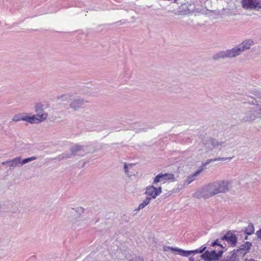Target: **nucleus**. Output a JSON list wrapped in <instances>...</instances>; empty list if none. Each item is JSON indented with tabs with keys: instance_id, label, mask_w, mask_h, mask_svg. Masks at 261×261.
<instances>
[{
	"instance_id": "40",
	"label": "nucleus",
	"mask_w": 261,
	"mask_h": 261,
	"mask_svg": "<svg viewBox=\"0 0 261 261\" xmlns=\"http://www.w3.org/2000/svg\"><path fill=\"white\" fill-rule=\"evenodd\" d=\"M189 261H195V258L193 256H191L189 258Z\"/></svg>"
},
{
	"instance_id": "33",
	"label": "nucleus",
	"mask_w": 261,
	"mask_h": 261,
	"mask_svg": "<svg viewBox=\"0 0 261 261\" xmlns=\"http://www.w3.org/2000/svg\"><path fill=\"white\" fill-rule=\"evenodd\" d=\"M208 0H193L194 3H196L198 6H201L202 4L205 3Z\"/></svg>"
},
{
	"instance_id": "12",
	"label": "nucleus",
	"mask_w": 261,
	"mask_h": 261,
	"mask_svg": "<svg viewBox=\"0 0 261 261\" xmlns=\"http://www.w3.org/2000/svg\"><path fill=\"white\" fill-rule=\"evenodd\" d=\"M36 116L35 115L28 116L27 113H18L15 115L12 118L14 121L18 122L20 120L25 121L31 124L35 123Z\"/></svg>"
},
{
	"instance_id": "17",
	"label": "nucleus",
	"mask_w": 261,
	"mask_h": 261,
	"mask_svg": "<svg viewBox=\"0 0 261 261\" xmlns=\"http://www.w3.org/2000/svg\"><path fill=\"white\" fill-rule=\"evenodd\" d=\"M195 197L197 198L206 199L212 197L211 193L210 192L207 186H205L201 189L199 190L195 194Z\"/></svg>"
},
{
	"instance_id": "31",
	"label": "nucleus",
	"mask_w": 261,
	"mask_h": 261,
	"mask_svg": "<svg viewBox=\"0 0 261 261\" xmlns=\"http://www.w3.org/2000/svg\"><path fill=\"white\" fill-rule=\"evenodd\" d=\"M129 261H144L143 257L140 256L133 257Z\"/></svg>"
},
{
	"instance_id": "23",
	"label": "nucleus",
	"mask_w": 261,
	"mask_h": 261,
	"mask_svg": "<svg viewBox=\"0 0 261 261\" xmlns=\"http://www.w3.org/2000/svg\"><path fill=\"white\" fill-rule=\"evenodd\" d=\"M20 160L21 156H17L11 160H10V164H9V166L14 167L16 166H21Z\"/></svg>"
},
{
	"instance_id": "7",
	"label": "nucleus",
	"mask_w": 261,
	"mask_h": 261,
	"mask_svg": "<svg viewBox=\"0 0 261 261\" xmlns=\"http://www.w3.org/2000/svg\"><path fill=\"white\" fill-rule=\"evenodd\" d=\"M220 240L227 242L228 244L232 247L236 246L238 242L237 236L230 230L227 231L224 236L221 237Z\"/></svg>"
},
{
	"instance_id": "24",
	"label": "nucleus",
	"mask_w": 261,
	"mask_h": 261,
	"mask_svg": "<svg viewBox=\"0 0 261 261\" xmlns=\"http://www.w3.org/2000/svg\"><path fill=\"white\" fill-rule=\"evenodd\" d=\"M254 232V225L252 223H250L244 230V233L246 235L250 236L253 234Z\"/></svg>"
},
{
	"instance_id": "2",
	"label": "nucleus",
	"mask_w": 261,
	"mask_h": 261,
	"mask_svg": "<svg viewBox=\"0 0 261 261\" xmlns=\"http://www.w3.org/2000/svg\"><path fill=\"white\" fill-rule=\"evenodd\" d=\"M186 3L181 4L178 10V14H185L187 13H193L198 11L199 8H197L198 6L196 3L193 2V0H185Z\"/></svg>"
},
{
	"instance_id": "43",
	"label": "nucleus",
	"mask_w": 261,
	"mask_h": 261,
	"mask_svg": "<svg viewBox=\"0 0 261 261\" xmlns=\"http://www.w3.org/2000/svg\"><path fill=\"white\" fill-rule=\"evenodd\" d=\"M144 130H145V128H139V132H142V131H144Z\"/></svg>"
},
{
	"instance_id": "6",
	"label": "nucleus",
	"mask_w": 261,
	"mask_h": 261,
	"mask_svg": "<svg viewBox=\"0 0 261 261\" xmlns=\"http://www.w3.org/2000/svg\"><path fill=\"white\" fill-rule=\"evenodd\" d=\"M254 44V41L252 39H247L244 41L241 44L238 46L233 48L236 56H238L245 50L249 49L250 46Z\"/></svg>"
},
{
	"instance_id": "35",
	"label": "nucleus",
	"mask_w": 261,
	"mask_h": 261,
	"mask_svg": "<svg viewBox=\"0 0 261 261\" xmlns=\"http://www.w3.org/2000/svg\"><path fill=\"white\" fill-rule=\"evenodd\" d=\"M66 159V156H64V155L62 154L59 155L56 159L58 160L59 161H61L64 159Z\"/></svg>"
},
{
	"instance_id": "11",
	"label": "nucleus",
	"mask_w": 261,
	"mask_h": 261,
	"mask_svg": "<svg viewBox=\"0 0 261 261\" xmlns=\"http://www.w3.org/2000/svg\"><path fill=\"white\" fill-rule=\"evenodd\" d=\"M88 146H82L79 144H75L71 146L70 148V151L74 154V156L79 155L84 156L85 154L89 153L88 150Z\"/></svg>"
},
{
	"instance_id": "41",
	"label": "nucleus",
	"mask_w": 261,
	"mask_h": 261,
	"mask_svg": "<svg viewBox=\"0 0 261 261\" xmlns=\"http://www.w3.org/2000/svg\"><path fill=\"white\" fill-rule=\"evenodd\" d=\"M245 261H257L256 260H255L253 258H250V259H245Z\"/></svg>"
},
{
	"instance_id": "4",
	"label": "nucleus",
	"mask_w": 261,
	"mask_h": 261,
	"mask_svg": "<svg viewBox=\"0 0 261 261\" xmlns=\"http://www.w3.org/2000/svg\"><path fill=\"white\" fill-rule=\"evenodd\" d=\"M241 4L245 10L259 11L261 9V0H242Z\"/></svg>"
},
{
	"instance_id": "42",
	"label": "nucleus",
	"mask_w": 261,
	"mask_h": 261,
	"mask_svg": "<svg viewBox=\"0 0 261 261\" xmlns=\"http://www.w3.org/2000/svg\"><path fill=\"white\" fill-rule=\"evenodd\" d=\"M218 246L221 247L222 249L225 248V247L223 245V244H221L220 243V244H219Z\"/></svg>"
},
{
	"instance_id": "28",
	"label": "nucleus",
	"mask_w": 261,
	"mask_h": 261,
	"mask_svg": "<svg viewBox=\"0 0 261 261\" xmlns=\"http://www.w3.org/2000/svg\"><path fill=\"white\" fill-rule=\"evenodd\" d=\"M220 240H221L220 239H217L215 240L211 244H210V247H215L216 246H219V245L220 243ZM206 244L207 246H208L209 245L208 242H207L206 243Z\"/></svg>"
},
{
	"instance_id": "5",
	"label": "nucleus",
	"mask_w": 261,
	"mask_h": 261,
	"mask_svg": "<svg viewBox=\"0 0 261 261\" xmlns=\"http://www.w3.org/2000/svg\"><path fill=\"white\" fill-rule=\"evenodd\" d=\"M252 245L250 242H245V243L242 245L240 247L236 249H233L232 251L237 255H238V257H244L250 251Z\"/></svg>"
},
{
	"instance_id": "25",
	"label": "nucleus",
	"mask_w": 261,
	"mask_h": 261,
	"mask_svg": "<svg viewBox=\"0 0 261 261\" xmlns=\"http://www.w3.org/2000/svg\"><path fill=\"white\" fill-rule=\"evenodd\" d=\"M151 199V198H150V197H146V199L141 203L139 204L138 208L136 210L139 211L144 208L146 205L148 204Z\"/></svg>"
},
{
	"instance_id": "10",
	"label": "nucleus",
	"mask_w": 261,
	"mask_h": 261,
	"mask_svg": "<svg viewBox=\"0 0 261 261\" xmlns=\"http://www.w3.org/2000/svg\"><path fill=\"white\" fill-rule=\"evenodd\" d=\"M88 102V101L84 98L77 97L75 98L71 99L69 103V107L74 111H77L80 109H82L85 103Z\"/></svg>"
},
{
	"instance_id": "13",
	"label": "nucleus",
	"mask_w": 261,
	"mask_h": 261,
	"mask_svg": "<svg viewBox=\"0 0 261 261\" xmlns=\"http://www.w3.org/2000/svg\"><path fill=\"white\" fill-rule=\"evenodd\" d=\"M164 251H171L175 255H180L184 257H188L190 256V250H185L182 249L173 247L170 246H165L163 247Z\"/></svg>"
},
{
	"instance_id": "18",
	"label": "nucleus",
	"mask_w": 261,
	"mask_h": 261,
	"mask_svg": "<svg viewBox=\"0 0 261 261\" xmlns=\"http://www.w3.org/2000/svg\"><path fill=\"white\" fill-rule=\"evenodd\" d=\"M219 182V191L220 193H226L229 191V182L224 180L218 181Z\"/></svg>"
},
{
	"instance_id": "30",
	"label": "nucleus",
	"mask_w": 261,
	"mask_h": 261,
	"mask_svg": "<svg viewBox=\"0 0 261 261\" xmlns=\"http://www.w3.org/2000/svg\"><path fill=\"white\" fill-rule=\"evenodd\" d=\"M213 187V188L216 189V192L215 193H219V182L218 181H216L212 182Z\"/></svg>"
},
{
	"instance_id": "22",
	"label": "nucleus",
	"mask_w": 261,
	"mask_h": 261,
	"mask_svg": "<svg viewBox=\"0 0 261 261\" xmlns=\"http://www.w3.org/2000/svg\"><path fill=\"white\" fill-rule=\"evenodd\" d=\"M207 244H204L201 246L199 249H197L195 250H190V255L191 254H195L197 253H201L203 254L205 251H206V249L207 248Z\"/></svg>"
},
{
	"instance_id": "39",
	"label": "nucleus",
	"mask_w": 261,
	"mask_h": 261,
	"mask_svg": "<svg viewBox=\"0 0 261 261\" xmlns=\"http://www.w3.org/2000/svg\"><path fill=\"white\" fill-rule=\"evenodd\" d=\"M123 217L124 218L125 222H128L129 219V218L128 217L126 216L125 215H124Z\"/></svg>"
},
{
	"instance_id": "27",
	"label": "nucleus",
	"mask_w": 261,
	"mask_h": 261,
	"mask_svg": "<svg viewBox=\"0 0 261 261\" xmlns=\"http://www.w3.org/2000/svg\"><path fill=\"white\" fill-rule=\"evenodd\" d=\"M207 186L208 187V188L209 189L210 192L211 193L212 196L218 194V193H215L216 189L212 187H213L212 183H210V184H208Z\"/></svg>"
},
{
	"instance_id": "16",
	"label": "nucleus",
	"mask_w": 261,
	"mask_h": 261,
	"mask_svg": "<svg viewBox=\"0 0 261 261\" xmlns=\"http://www.w3.org/2000/svg\"><path fill=\"white\" fill-rule=\"evenodd\" d=\"M240 117V119L241 120V121H243L244 122H247L249 121L254 120L256 118V115L253 109L249 108L246 111L245 115Z\"/></svg>"
},
{
	"instance_id": "1",
	"label": "nucleus",
	"mask_w": 261,
	"mask_h": 261,
	"mask_svg": "<svg viewBox=\"0 0 261 261\" xmlns=\"http://www.w3.org/2000/svg\"><path fill=\"white\" fill-rule=\"evenodd\" d=\"M224 252L225 251L223 250L218 251L216 250H206L199 257L204 261H220Z\"/></svg>"
},
{
	"instance_id": "8",
	"label": "nucleus",
	"mask_w": 261,
	"mask_h": 261,
	"mask_svg": "<svg viewBox=\"0 0 261 261\" xmlns=\"http://www.w3.org/2000/svg\"><path fill=\"white\" fill-rule=\"evenodd\" d=\"M236 54L233 50V48L230 49H227L226 50H222L214 54L212 57V59L214 60H218L221 59L230 58L236 57Z\"/></svg>"
},
{
	"instance_id": "9",
	"label": "nucleus",
	"mask_w": 261,
	"mask_h": 261,
	"mask_svg": "<svg viewBox=\"0 0 261 261\" xmlns=\"http://www.w3.org/2000/svg\"><path fill=\"white\" fill-rule=\"evenodd\" d=\"M223 143V142H220L217 139L212 137L203 139L202 140V143L208 150H212L215 147L221 146Z\"/></svg>"
},
{
	"instance_id": "21",
	"label": "nucleus",
	"mask_w": 261,
	"mask_h": 261,
	"mask_svg": "<svg viewBox=\"0 0 261 261\" xmlns=\"http://www.w3.org/2000/svg\"><path fill=\"white\" fill-rule=\"evenodd\" d=\"M154 191V186L151 185L146 188L145 194L150 196L151 199H155L156 197V195L155 194Z\"/></svg>"
},
{
	"instance_id": "46",
	"label": "nucleus",
	"mask_w": 261,
	"mask_h": 261,
	"mask_svg": "<svg viewBox=\"0 0 261 261\" xmlns=\"http://www.w3.org/2000/svg\"><path fill=\"white\" fill-rule=\"evenodd\" d=\"M260 113H261V108L259 109Z\"/></svg>"
},
{
	"instance_id": "45",
	"label": "nucleus",
	"mask_w": 261,
	"mask_h": 261,
	"mask_svg": "<svg viewBox=\"0 0 261 261\" xmlns=\"http://www.w3.org/2000/svg\"><path fill=\"white\" fill-rule=\"evenodd\" d=\"M195 261H200V259L197 258L195 259Z\"/></svg>"
},
{
	"instance_id": "36",
	"label": "nucleus",
	"mask_w": 261,
	"mask_h": 261,
	"mask_svg": "<svg viewBox=\"0 0 261 261\" xmlns=\"http://www.w3.org/2000/svg\"><path fill=\"white\" fill-rule=\"evenodd\" d=\"M124 172L125 173H128V167L127 163H124Z\"/></svg>"
},
{
	"instance_id": "32",
	"label": "nucleus",
	"mask_w": 261,
	"mask_h": 261,
	"mask_svg": "<svg viewBox=\"0 0 261 261\" xmlns=\"http://www.w3.org/2000/svg\"><path fill=\"white\" fill-rule=\"evenodd\" d=\"M154 190H155L154 193H155V194H156V197L158 195H159L162 192L161 187H159L158 188H156L154 187Z\"/></svg>"
},
{
	"instance_id": "26",
	"label": "nucleus",
	"mask_w": 261,
	"mask_h": 261,
	"mask_svg": "<svg viewBox=\"0 0 261 261\" xmlns=\"http://www.w3.org/2000/svg\"><path fill=\"white\" fill-rule=\"evenodd\" d=\"M37 159V157H36V156H32V157H30V158H25L21 161V165L22 166V165L27 164L30 162L35 160Z\"/></svg>"
},
{
	"instance_id": "20",
	"label": "nucleus",
	"mask_w": 261,
	"mask_h": 261,
	"mask_svg": "<svg viewBox=\"0 0 261 261\" xmlns=\"http://www.w3.org/2000/svg\"><path fill=\"white\" fill-rule=\"evenodd\" d=\"M73 211L71 213L72 214V217H74L75 219H77L80 217L84 212V209L82 207H76L75 210L72 209Z\"/></svg>"
},
{
	"instance_id": "19",
	"label": "nucleus",
	"mask_w": 261,
	"mask_h": 261,
	"mask_svg": "<svg viewBox=\"0 0 261 261\" xmlns=\"http://www.w3.org/2000/svg\"><path fill=\"white\" fill-rule=\"evenodd\" d=\"M220 261H240V258L238 257V255L234 254V252L231 251L230 252V255H227Z\"/></svg>"
},
{
	"instance_id": "34",
	"label": "nucleus",
	"mask_w": 261,
	"mask_h": 261,
	"mask_svg": "<svg viewBox=\"0 0 261 261\" xmlns=\"http://www.w3.org/2000/svg\"><path fill=\"white\" fill-rule=\"evenodd\" d=\"M63 154L64 155V156H66V159H68L71 158L72 156H74V154L72 153L71 152L70 153L64 152L63 153Z\"/></svg>"
},
{
	"instance_id": "3",
	"label": "nucleus",
	"mask_w": 261,
	"mask_h": 261,
	"mask_svg": "<svg viewBox=\"0 0 261 261\" xmlns=\"http://www.w3.org/2000/svg\"><path fill=\"white\" fill-rule=\"evenodd\" d=\"M231 159V158H218L215 159L207 160L206 162L202 163V166L201 167H200V169H198V170L195 171L193 174L190 175L188 176L187 179V182H188V184H190L192 181L194 180L195 179L196 176L198 175L203 171V170L205 168L206 166L207 165H208V164H210V163H211L212 162L216 161H225L227 159H229L230 160Z\"/></svg>"
},
{
	"instance_id": "14",
	"label": "nucleus",
	"mask_w": 261,
	"mask_h": 261,
	"mask_svg": "<svg viewBox=\"0 0 261 261\" xmlns=\"http://www.w3.org/2000/svg\"><path fill=\"white\" fill-rule=\"evenodd\" d=\"M167 180H172L173 181L175 180L174 175L172 173H160L155 176L154 178L153 184H156L159 182L163 181L165 182Z\"/></svg>"
},
{
	"instance_id": "15",
	"label": "nucleus",
	"mask_w": 261,
	"mask_h": 261,
	"mask_svg": "<svg viewBox=\"0 0 261 261\" xmlns=\"http://www.w3.org/2000/svg\"><path fill=\"white\" fill-rule=\"evenodd\" d=\"M43 106L41 103H37L35 106V111L39 118L36 117L35 123H38L45 120L47 117V114L46 113H42L43 109Z\"/></svg>"
},
{
	"instance_id": "29",
	"label": "nucleus",
	"mask_w": 261,
	"mask_h": 261,
	"mask_svg": "<svg viewBox=\"0 0 261 261\" xmlns=\"http://www.w3.org/2000/svg\"><path fill=\"white\" fill-rule=\"evenodd\" d=\"M58 100H61L62 101H66L68 99V96L66 94H61V95L57 97Z\"/></svg>"
},
{
	"instance_id": "44",
	"label": "nucleus",
	"mask_w": 261,
	"mask_h": 261,
	"mask_svg": "<svg viewBox=\"0 0 261 261\" xmlns=\"http://www.w3.org/2000/svg\"><path fill=\"white\" fill-rule=\"evenodd\" d=\"M245 240H247L248 239V236L246 235V236L245 237Z\"/></svg>"
},
{
	"instance_id": "38",
	"label": "nucleus",
	"mask_w": 261,
	"mask_h": 261,
	"mask_svg": "<svg viewBox=\"0 0 261 261\" xmlns=\"http://www.w3.org/2000/svg\"><path fill=\"white\" fill-rule=\"evenodd\" d=\"M9 164H10V160H8V161H5V162H3L2 163V164L3 165H8V166H9Z\"/></svg>"
},
{
	"instance_id": "37",
	"label": "nucleus",
	"mask_w": 261,
	"mask_h": 261,
	"mask_svg": "<svg viewBox=\"0 0 261 261\" xmlns=\"http://www.w3.org/2000/svg\"><path fill=\"white\" fill-rule=\"evenodd\" d=\"M125 22V20H120V21H118L117 22H116L115 23L117 25H121L122 24H124Z\"/></svg>"
}]
</instances>
